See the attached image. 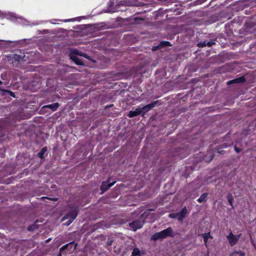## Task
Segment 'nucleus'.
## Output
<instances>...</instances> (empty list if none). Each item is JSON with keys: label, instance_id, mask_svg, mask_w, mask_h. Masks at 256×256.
<instances>
[{"label": "nucleus", "instance_id": "nucleus-1", "mask_svg": "<svg viewBox=\"0 0 256 256\" xmlns=\"http://www.w3.org/2000/svg\"><path fill=\"white\" fill-rule=\"evenodd\" d=\"M172 230L171 228H168L161 232L154 234L151 239L154 240H161L166 238L168 236H172Z\"/></svg>", "mask_w": 256, "mask_h": 256}, {"label": "nucleus", "instance_id": "nucleus-2", "mask_svg": "<svg viewBox=\"0 0 256 256\" xmlns=\"http://www.w3.org/2000/svg\"><path fill=\"white\" fill-rule=\"evenodd\" d=\"M240 234L238 235H234L232 232H230L229 234L227 236V239L231 246H233L236 244L238 240L240 237Z\"/></svg>", "mask_w": 256, "mask_h": 256}, {"label": "nucleus", "instance_id": "nucleus-3", "mask_svg": "<svg viewBox=\"0 0 256 256\" xmlns=\"http://www.w3.org/2000/svg\"><path fill=\"white\" fill-rule=\"evenodd\" d=\"M77 216V212L76 210H74L70 214L62 218V220L64 221L66 220H68V221L64 223V224L68 226H69L73 220L76 218Z\"/></svg>", "mask_w": 256, "mask_h": 256}, {"label": "nucleus", "instance_id": "nucleus-4", "mask_svg": "<svg viewBox=\"0 0 256 256\" xmlns=\"http://www.w3.org/2000/svg\"><path fill=\"white\" fill-rule=\"evenodd\" d=\"M75 51H73L70 54V58L78 65H84L82 60L78 56L74 55Z\"/></svg>", "mask_w": 256, "mask_h": 256}, {"label": "nucleus", "instance_id": "nucleus-5", "mask_svg": "<svg viewBox=\"0 0 256 256\" xmlns=\"http://www.w3.org/2000/svg\"><path fill=\"white\" fill-rule=\"evenodd\" d=\"M143 223L140 220H136L130 224V226L134 231L142 227Z\"/></svg>", "mask_w": 256, "mask_h": 256}, {"label": "nucleus", "instance_id": "nucleus-6", "mask_svg": "<svg viewBox=\"0 0 256 256\" xmlns=\"http://www.w3.org/2000/svg\"><path fill=\"white\" fill-rule=\"evenodd\" d=\"M187 213V209L186 208V207L184 208L180 212L177 213L178 220L180 222H182L184 218H185L186 216V215Z\"/></svg>", "mask_w": 256, "mask_h": 256}, {"label": "nucleus", "instance_id": "nucleus-7", "mask_svg": "<svg viewBox=\"0 0 256 256\" xmlns=\"http://www.w3.org/2000/svg\"><path fill=\"white\" fill-rule=\"evenodd\" d=\"M115 182H114L110 184H108V182H104L101 186V190H102V192H104L108 188L112 186Z\"/></svg>", "mask_w": 256, "mask_h": 256}, {"label": "nucleus", "instance_id": "nucleus-8", "mask_svg": "<svg viewBox=\"0 0 256 256\" xmlns=\"http://www.w3.org/2000/svg\"><path fill=\"white\" fill-rule=\"evenodd\" d=\"M141 112L142 109H140V108H138L135 110L130 111L129 112L128 116L130 118H132L136 116H138V114H140Z\"/></svg>", "mask_w": 256, "mask_h": 256}, {"label": "nucleus", "instance_id": "nucleus-9", "mask_svg": "<svg viewBox=\"0 0 256 256\" xmlns=\"http://www.w3.org/2000/svg\"><path fill=\"white\" fill-rule=\"evenodd\" d=\"M244 81V76L240 77L239 78L234 79L232 80H230L228 82V84H236V83H242Z\"/></svg>", "mask_w": 256, "mask_h": 256}, {"label": "nucleus", "instance_id": "nucleus-10", "mask_svg": "<svg viewBox=\"0 0 256 256\" xmlns=\"http://www.w3.org/2000/svg\"><path fill=\"white\" fill-rule=\"evenodd\" d=\"M202 238H204V242L205 244V246L207 247V246H208L207 242H208V238L212 239V237L210 234V232L203 234H202Z\"/></svg>", "mask_w": 256, "mask_h": 256}, {"label": "nucleus", "instance_id": "nucleus-11", "mask_svg": "<svg viewBox=\"0 0 256 256\" xmlns=\"http://www.w3.org/2000/svg\"><path fill=\"white\" fill-rule=\"evenodd\" d=\"M214 44V42H206L204 41V42H202L198 43V47H204V46H211Z\"/></svg>", "mask_w": 256, "mask_h": 256}, {"label": "nucleus", "instance_id": "nucleus-12", "mask_svg": "<svg viewBox=\"0 0 256 256\" xmlns=\"http://www.w3.org/2000/svg\"><path fill=\"white\" fill-rule=\"evenodd\" d=\"M59 106V104L57 102L51 104H49L48 106H46L44 108H48L52 109L53 111L56 110L58 108Z\"/></svg>", "mask_w": 256, "mask_h": 256}, {"label": "nucleus", "instance_id": "nucleus-13", "mask_svg": "<svg viewBox=\"0 0 256 256\" xmlns=\"http://www.w3.org/2000/svg\"><path fill=\"white\" fill-rule=\"evenodd\" d=\"M154 103H152V104H148L146 106H143L142 108H140V109H142V110H146V111H148L151 108H154Z\"/></svg>", "mask_w": 256, "mask_h": 256}, {"label": "nucleus", "instance_id": "nucleus-14", "mask_svg": "<svg viewBox=\"0 0 256 256\" xmlns=\"http://www.w3.org/2000/svg\"><path fill=\"white\" fill-rule=\"evenodd\" d=\"M207 194L206 193H204L200 197V198H198V201L199 202H204L206 200V198L207 196Z\"/></svg>", "mask_w": 256, "mask_h": 256}, {"label": "nucleus", "instance_id": "nucleus-15", "mask_svg": "<svg viewBox=\"0 0 256 256\" xmlns=\"http://www.w3.org/2000/svg\"><path fill=\"white\" fill-rule=\"evenodd\" d=\"M47 149L46 148H44L42 149L41 151L39 152L38 154V156L42 158H43V155L46 152Z\"/></svg>", "mask_w": 256, "mask_h": 256}, {"label": "nucleus", "instance_id": "nucleus-16", "mask_svg": "<svg viewBox=\"0 0 256 256\" xmlns=\"http://www.w3.org/2000/svg\"><path fill=\"white\" fill-rule=\"evenodd\" d=\"M139 254H140V250H138V248H134L132 251V256H136L139 255Z\"/></svg>", "mask_w": 256, "mask_h": 256}, {"label": "nucleus", "instance_id": "nucleus-17", "mask_svg": "<svg viewBox=\"0 0 256 256\" xmlns=\"http://www.w3.org/2000/svg\"><path fill=\"white\" fill-rule=\"evenodd\" d=\"M160 46H170V42H162L160 43Z\"/></svg>", "mask_w": 256, "mask_h": 256}, {"label": "nucleus", "instance_id": "nucleus-18", "mask_svg": "<svg viewBox=\"0 0 256 256\" xmlns=\"http://www.w3.org/2000/svg\"><path fill=\"white\" fill-rule=\"evenodd\" d=\"M169 217L172 218H177L178 219V214L177 213L176 214H169Z\"/></svg>", "mask_w": 256, "mask_h": 256}, {"label": "nucleus", "instance_id": "nucleus-19", "mask_svg": "<svg viewBox=\"0 0 256 256\" xmlns=\"http://www.w3.org/2000/svg\"><path fill=\"white\" fill-rule=\"evenodd\" d=\"M236 253L239 254V255L240 256H245V253L244 252H236Z\"/></svg>", "mask_w": 256, "mask_h": 256}, {"label": "nucleus", "instance_id": "nucleus-20", "mask_svg": "<svg viewBox=\"0 0 256 256\" xmlns=\"http://www.w3.org/2000/svg\"><path fill=\"white\" fill-rule=\"evenodd\" d=\"M234 150L238 153L240 152V150L236 146H234Z\"/></svg>", "mask_w": 256, "mask_h": 256}, {"label": "nucleus", "instance_id": "nucleus-21", "mask_svg": "<svg viewBox=\"0 0 256 256\" xmlns=\"http://www.w3.org/2000/svg\"><path fill=\"white\" fill-rule=\"evenodd\" d=\"M228 201L231 206L232 205V200L230 198H228Z\"/></svg>", "mask_w": 256, "mask_h": 256}, {"label": "nucleus", "instance_id": "nucleus-22", "mask_svg": "<svg viewBox=\"0 0 256 256\" xmlns=\"http://www.w3.org/2000/svg\"><path fill=\"white\" fill-rule=\"evenodd\" d=\"M66 246H66H66H64L62 247V248H60V250H64V249L66 248Z\"/></svg>", "mask_w": 256, "mask_h": 256}, {"label": "nucleus", "instance_id": "nucleus-23", "mask_svg": "<svg viewBox=\"0 0 256 256\" xmlns=\"http://www.w3.org/2000/svg\"><path fill=\"white\" fill-rule=\"evenodd\" d=\"M108 12H114V10H109Z\"/></svg>", "mask_w": 256, "mask_h": 256}, {"label": "nucleus", "instance_id": "nucleus-24", "mask_svg": "<svg viewBox=\"0 0 256 256\" xmlns=\"http://www.w3.org/2000/svg\"><path fill=\"white\" fill-rule=\"evenodd\" d=\"M156 49V48H155V47H154V48H152L153 50H154Z\"/></svg>", "mask_w": 256, "mask_h": 256}, {"label": "nucleus", "instance_id": "nucleus-25", "mask_svg": "<svg viewBox=\"0 0 256 256\" xmlns=\"http://www.w3.org/2000/svg\"><path fill=\"white\" fill-rule=\"evenodd\" d=\"M58 256H62L61 254H60Z\"/></svg>", "mask_w": 256, "mask_h": 256}, {"label": "nucleus", "instance_id": "nucleus-26", "mask_svg": "<svg viewBox=\"0 0 256 256\" xmlns=\"http://www.w3.org/2000/svg\"><path fill=\"white\" fill-rule=\"evenodd\" d=\"M255 248H256V247H255Z\"/></svg>", "mask_w": 256, "mask_h": 256}]
</instances>
